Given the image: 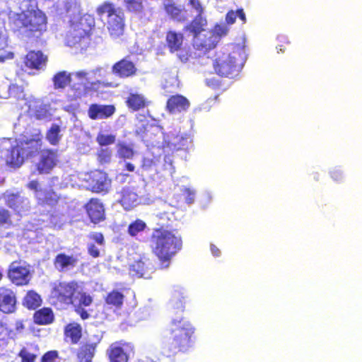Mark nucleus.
<instances>
[{"instance_id":"nucleus-58","label":"nucleus","mask_w":362,"mask_h":362,"mask_svg":"<svg viewBox=\"0 0 362 362\" xmlns=\"http://www.w3.org/2000/svg\"><path fill=\"white\" fill-rule=\"evenodd\" d=\"M14 57V54L12 52H7L4 54H0V63H4L5 61L12 59Z\"/></svg>"},{"instance_id":"nucleus-23","label":"nucleus","mask_w":362,"mask_h":362,"mask_svg":"<svg viewBox=\"0 0 362 362\" xmlns=\"http://www.w3.org/2000/svg\"><path fill=\"white\" fill-rule=\"evenodd\" d=\"M78 259L74 255H69L64 252L57 254L53 259V265L59 272H65L73 269L78 264Z\"/></svg>"},{"instance_id":"nucleus-16","label":"nucleus","mask_w":362,"mask_h":362,"mask_svg":"<svg viewBox=\"0 0 362 362\" xmlns=\"http://www.w3.org/2000/svg\"><path fill=\"white\" fill-rule=\"evenodd\" d=\"M3 198L5 204L17 214L26 212L30 209V204L28 199L21 197L19 192L4 193Z\"/></svg>"},{"instance_id":"nucleus-31","label":"nucleus","mask_w":362,"mask_h":362,"mask_svg":"<svg viewBox=\"0 0 362 362\" xmlns=\"http://www.w3.org/2000/svg\"><path fill=\"white\" fill-rule=\"evenodd\" d=\"M183 38V35L180 33H177L174 30H168L166 33V45L170 52H175L181 49Z\"/></svg>"},{"instance_id":"nucleus-27","label":"nucleus","mask_w":362,"mask_h":362,"mask_svg":"<svg viewBox=\"0 0 362 362\" xmlns=\"http://www.w3.org/2000/svg\"><path fill=\"white\" fill-rule=\"evenodd\" d=\"M82 327L76 322H71L64 327V340L71 344H77L82 338Z\"/></svg>"},{"instance_id":"nucleus-20","label":"nucleus","mask_w":362,"mask_h":362,"mask_svg":"<svg viewBox=\"0 0 362 362\" xmlns=\"http://www.w3.org/2000/svg\"><path fill=\"white\" fill-rule=\"evenodd\" d=\"M48 57L40 50H30L24 57L25 66L31 70H40L47 64Z\"/></svg>"},{"instance_id":"nucleus-17","label":"nucleus","mask_w":362,"mask_h":362,"mask_svg":"<svg viewBox=\"0 0 362 362\" xmlns=\"http://www.w3.org/2000/svg\"><path fill=\"white\" fill-rule=\"evenodd\" d=\"M16 293L9 288L0 287V312L4 314L13 313L16 310Z\"/></svg>"},{"instance_id":"nucleus-13","label":"nucleus","mask_w":362,"mask_h":362,"mask_svg":"<svg viewBox=\"0 0 362 362\" xmlns=\"http://www.w3.org/2000/svg\"><path fill=\"white\" fill-rule=\"evenodd\" d=\"M102 340L100 335L88 337L79 346L76 357L78 362H91L95 356L96 349Z\"/></svg>"},{"instance_id":"nucleus-37","label":"nucleus","mask_w":362,"mask_h":362,"mask_svg":"<svg viewBox=\"0 0 362 362\" xmlns=\"http://www.w3.org/2000/svg\"><path fill=\"white\" fill-rule=\"evenodd\" d=\"M60 132L61 128L59 125L57 124H52L50 128L47 131L46 139L51 145L56 146L59 143L62 139Z\"/></svg>"},{"instance_id":"nucleus-63","label":"nucleus","mask_w":362,"mask_h":362,"mask_svg":"<svg viewBox=\"0 0 362 362\" xmlns=\"http://www.w3.org/2000/svg\"><path fill=\"white\" fill-rule=\"evenodd\" d=\"M211 251L214 256L218 257L221 254L220 250L214 245H211Z\"/></svg>"},{"instance_id":"nucleus-38","label":"nucleus","mask_w":362,"mask_h":362,"mask_svg":"<svg viewBox=\"0 0 362 362\" xmlns=\"http://www.w3.org/2000/svg\"><path fill=\"white\" fill-rule=\"evenodd\" d=\"M16 337V332L10 329L5 323L0 320V347L6 346L11 339Z\"/></svg>"},{"instance_id":"nucleus-18","label":"nucleus","mask_w":362,"mask_h":362,"mask_svg":"<svg viewBox=\"0 0 362 362\" xmlns=\"http://www.w3.org/2000/svg\"><path fill=\"white\" fill-rule=\"evenodd\" d=\"M116 111L113 105L92 103L89 105L87 114L92 120L105 119L111 117Z\"/></svg>"},{"instance_id":"nucleus-53","label":"nucleus","mask_w":362,"mask_h":362,"mask_svg":"<svg viewBox=\"0 0 362 362\" xmlns=\"http://www.w3.org/2000/svg\"><path fill=\"white\" fill-rule=\"evenodd\" d=\"M114 85L112 82L108 81H95L90 83V88L93 90H97L100 88H110L113 87Z\"/></svg>"},{"instance_id":"nucleus-30","label":"nucleus","mask_w":362,"mask_h":362,"mask_svg":"<svg viewBox=\"0 0 362 362\" xmlns=\"http://www.w3.org/2000/svg\"><path fill=\"white\" fill-rule=\"evenodd\" d=\"M151 264L149 257L141 255L130 265L129 271L133 275L142 277L148 272Z\"/></svg>"},{"instance_id":"nucleus-50","label":"nucleus","mask_w":362,"mask_h":362,"mask_svg":"<svg viewBox=\"0 0 362 362\" xmlns=\"http://www.w3.org/2000/svg\"><path fill=\"white\" fill-rule=\"evenodd\" d=\"M182 194L187 204H191L194 202V192L189 187H184L182 189Z\"/></svg>"},{"instance_id":"nucleus-1","label":"nucleus","mask_w":362,"mask_h":362,"mask_svg":"<svg viewBox=\"0 0 362 362\" xmlns=\"http://www.w3.org/2000/svg\"><path fill=\"white\" fill-rule=\"evenodd\" d=\"M158 218V226L152 230L150 243L151 251L159 260L160 268L163 269L170 267L174 257L182 250V239L173 227L175 220L172 214L164 212Z\"/></svg>"},{"instance_id":"nucleus-5","label":"nucleus","mask_w":362,"mask_h":362,"mask_svg":"<svg viewBox=\"0 0 362 362\" xmlns=\"http://www.w3.org/2000/svg\"><path fill=\"white\" fill-rule=\"evenodd\" d=\"M100 20L105 18L106 28L112 38L122 36L124 32L125 17L123 11L109 1L100 4L95 10Z\"/></svg>"},{"instance_id":"nucleus-61","label":"nucleus","mask_w":362,"mask_h":362,"mask_svg":"<svg viewBox=\"0 0 362 362\" xmlns=\"http://www.w3.org/2000/svg\"><path fill=\"white\" fill-rule=\"evenodd\" d=\"M123 170L129 172H134L135 170V165L132 163L127 162L124 165Z\"/></svg>"},{"instance_id":"nucleus-45","label":"nucleus","mask_w":362,"mask_h":362,"mask_svg":"<svg viewBox=\"0 0 362 362\" xmlns=\"http://www.w3.org/2000/svg\"><path fill=\"white\" fill-rule=\"evenodd\" d=\"M95 140L99 146H104L113 144L116 141V138L113 134H104L103 133H98Z\"/></svg>"},{"instance_id":"nucleus-35","label":"nucleus","mask_w":362,"mask_h":362,"mask_svg":"<svg viewBox=\"0 0 362 362\" xmlns=\"http://www.w3.org/2000/svg\"><path fill=\"white\" fill-rule=\"evenodd\" d=\"M38 355L39 348L33 345L23 347L18 354L22 362H35Z\"/></svg>"},{"instance_id":"nucleus-7","label":"nucleus","mask_w":362,"mask_h":362,"mask_svg":"<svg viewBox=\"0 0 362 362\" xmlns=\"http://www.w3.org/2000/svg\"><path fill=\"white\" fill-rule=\"evenodd\" d=\"M95 18L85 13L78 18L70 20L71 35L74 43H78L85 38H89L95 29Z\"/></svg>"},{"instance_id":"nucleus-36","label":"nucleus","mask_w":362,"mask_h":362,"mask_svg":"<svg viewBox=\"0 0 362 362\" xmlns=\"http://www.w3.org/2000/svg\"><path fill=\"white\" fill-rule=\"evenodd\" d=\"M127 107L133 111H137L145 107L146 100L142 95L130 93L126 100Z\"/></svg>"},{"instance_id":"nucleus-56","label":"nucleus","mask_w":362,"mask_h":362,"mask_svg":"<svg viewBox=\"0 0 362 362\" xmlns=\"http://www.w3.org/2000/svg\"><path fill=\"white\" fill-rule=\"evenodd\" d=\"M206 84L209 87L215 90L218 89L221 86V82L216 78H210L207 80Z\"/></svg>"},{"instance_id":"nucleus-15","label":"nucleus","mask_w":362,"mask_h":362,"mask_svg":"<svg viewBox=\"0 0 362 362\" xmlns=\"http://www.w3.org/2000/svg\"><path fill=\"white\" fill-rule=\"evenodd\" d=\"M83 208L91 223L97 224L105 219V207L99 199L90 198Z\"/></svg>"},{"instance_id":"nucleus-44","label":"nucleus","mask_w":362,"mask_h":362,"mask_svg":"<svg viewBox=\"0 0 362 362\" xmlns=\"http://www.w3.org/2000/svg\"><path fill=\"white\" fill-rule=\"evenodd\" d=\"M13 226L11 213L7 209L0 206V226L10 228Z\"/></svg>"},{"instance_id":"nucleus-47","label":"nucleus","mask_w":362,"mask_h":362,"mask_svg":"<svg viewBox=\"0 0 362 362\" xmlns=\"http://www.w3.org/2000/svg\"><path fill=\"white\" fill-rule=\"evenodd\" d=\"M98 160L101 164H106L110 162L112 151L107 148H101L97 153Z\"/></svg>"},{"instance_id":"nucleus-52","label":"nucleus","mask_w":362,"mask_h":362,"mask_svg":"<svg viewBox=\"0 0 362 362\" xmlns=\"http://www.w3.org/2000/svg\"><path fill=\"white\" fill-rule=\"evenodd\" d=\"M26 187L30 189L33 190L35 192V194H40L41 192L43 191L40 187V184L38 180H33L30 181L27 185Z\"/></svg>"},{"instance_id":"nucleus-3","label":"nucleus","mask_w":362,"mask_h":362,"mask_svg":"<svg viewBox=\"0 0 362 362\" xmlns=\"http://www.w3.org/2000/svg\"><path fill=\"white\" fill-rule=\"evenodd\" d=\"M163 349L168 356H175L189 351L194 344V327L182 317L173 319L168 329Z\"/></svg>"},{"instance_id":"nucleus-43","label":"nucleus","mask_w":362,"mask_h":362,"mask_svg":"<svg viewBox=\"0 0 362 362\" xmlns=\"http://www.w3.org/2000/svg\"><path fill=\"white\" fill-rule=\"evenodd\" d=\"M238 17L243 22L246 23V16L243 8H238L236 11L230 10L226 15V22L228 25H232L235 22L236 18Z\"/></svg>"},{"instance_id":"nucleus-26","label":"nucleus","mask_w":362,"mask_h":362,"mask_svg":"<svg viewBox=\"0 0 362 362\" xmlns=\"http://www.w3.org/2000/svg\"><path fill=\"white\" fill-rule=\"evenodd\" d=\"M143 117L144 119H139L136 125L134 134L143 140L149 141L153 139V135H156L155 131L158 132V127L145 118L144 116Z\"/></svg>"},{"instance_id":"nucleus-51","label":"nucleus","mask_w":362,"mask_h":362,"mask_svg":"<svg viewBox=\"0 0 362 362\" xmlns=\"http://www.w3.org/2000/svg\"><path fill=\"white\" fill-rule=\"evenodd\" d=\"M89 239L93 240L95 243L98 244L99 245H105V238L102 233L100 232H93L88 235Z\"/></svg>"},{"instance_id":"nucleus-14","label":"nucleus","mask_w":362,"mask_h":362,"mask_svg":"<svg viewBox=\"0 0 362 362\" xmlns=\"http://www.w3.org/2000/svg\"><path fill=\"white\" fill-rule=\"evenodd\" d=\"M58 154L57 150L45 148L41 151L40 159L36 164L39 174H48L57 165Z\"/></svg>"},{"instance_id":"nucleus-32","label":"nucleus","mask_w":362,"mask_h":362,"mask_svg":"<svg viewBox=\"0 0 362 362\" xmlns=\"http://www.w3.org/2000/svg\"><path fill=\"white\" fill-rule=\"evenodd\" d=\"M42 303L40 294L34 290H29L22 299V305L28 310H35Z\"/></svg>"},{"instance_id":"nucleus-4","label":"nucleus","mask_w":362,"mask_h":362,"mask_svg":"<svg viewBox=\"0 0 362 362\" xmlns=\"http://www.w3.org/2000/svg\"><path fill=\"white\" fill-rule=\"evenodd\" d=\"M12 23L18 30L23 29L28 37H39L47 28L46 15L37 6L15 13Z\"/></svg>"},{"instance_id":"nucleus-55","label":"nucleus","mask_w":362,"mask_h":362,"mask_svg":"<svg viewBox=\"0 0 362 362\" xmlns=\"http://www.w3.org/2000/svg\"><path fill=\"white\" fill-rule=\"evenodd\" d=\"M88 252L91 257H93L94 258L98 257L100 256L99 250L93 243H90L88 245Z\"/></svg>"},{"instance_id":"nucleus-8","label":"nucleus","mask_w":362,"mask_h":362,"mask_svg":"<svg viewBox=\"0 0 362 362\" xmlns=\"http://www.w3.org/2000/svg\"><path fill=\"white\" fill-rule=\"evenodd\" d=\"M213 67L217 75L227 78L234 77L241 69L235 57L230 54H223L216 57L213 63Z\"/></svg>"},{"instance_id":"nucleus-11","label":"nucleus","mask_w":362,"mask_h":362,"mask_svg":"<svg viewBox=\"0 0 362 362\" xmlns=\"http://www.w3.org/2000/svg\"><path fill=\"white\" fill-rule=\"evenodd\" d=\"M7 274L9 280L17 286H26L31 279L30 269L16 261L9 265Z\"/></svg>"},{"instance_id":"nucleus-64","label":"nucleus","mask_w":362,"mask_h":362,"mask_svg":"<svg viewBox=\"0 0 362 362\" xmlns=\"http://www.w3.org/2000/svg\"><path fill=\"white\" fill-rule=\"evenodd\" d=\"M151 160L144 158L142 160L141 168L144 169H146L148 167L151 165Z\"/></svg>"},{"instance_id":"nucleus-54","label":"nucleus","mask_w":362,"mask_h":362,"mask_svg":"<svg viewBox=\"0 0 362 362\" xmlns=\"http://www.w3.org/2000/svg\"><path fill=\"white\" fill-rule=\"evenodd\" d=\"M74 310L82 320H87L90 317V315L87 310H86L83 307H81V305H76Z\"/></svg>"},{"instance_id":"nucleus-49","label":"nucleus","mask_w":362,"mask_h":362,"mask_svg":"<svg viewBox=\"0 0 362 362\" xmlns=\"http://www.w3.org/2000/svg\"><path fill=\"white\" fill-rule=\"evenodd\" d=\"M187 4L197 13V15H204V8L199 0H187Z\"/></svg>"},{"instance_id":"nucleus-57","label":"nucleus","mask_w":362,"mask_h":362,"mask_svg":"<svg viewBox=\"0 0 362 362\" xmlns=\"http://www.w3.org/2000/svg\"><path fill=\"white\" fill-rule=\"evenodd\" d=\"M331 176L335 181H340L343 177L342 172L339 169H334L331 172Z\"/></svg>"},{"instance_id":"nucleus-42","label":"nucleus","mask_w":362,"mask_h":362,"mask_svg":"<svg viewBox=\"0 0 362 362\" xmlns=\"http://www.w3.org/2000/svg\"><path fill=\"white\" fill-rule=\"evenodd\" d=\"M64 8L66 14L69 16L79 14L81 11V3L79 0H65Z\"/></svg>"},{"instance_id":"nucleus-46","label":"nucleus","mask_w":362,"mask_h":362,"mask_svg":"<svg viewBox=\"0 0 362 362\" xmlns=\"http://www.w3.org/2000/svg\"><path fill=\"white\" fill-rule=\"evenodd\" d=\"M78 297V304L77 305H81V307L90 306L93 302V297L89 293L80 290L78 291L76 294V298Z\"/></svg>"},{"instance_id":"nucleus-10","label":"nucleus","mask_w":362,"mask_h":362,"mask_svg":"<svg viewBox=\"0 0 362 362\" xmlns=\"http://www.w3.org/2000/svg\"><path fill=\"white\" fill-rule=\"evenodd\" d=\"M112 74L119 78H131L137 74L136 62L128 54L116 62L112 66Z\"/></svg>"},{"instance_id":"nucleus-34","label":"nucleus","mask_w":362,"mask_h":362,"mask_svg":"<svg viewBox=\"0 0 362 362\" xmlns=\"http://www.w3.org/2000/svg\"><path fill=\"white\" fill-rule=\"evenodd\" d=\"M54 89H64L71 81V74L66 71L55 74L52 78Z\"/></svg>"},{"instance_id":"nucleus-12","label":"nucleus","mask_w":362,"mask_h":362,"mask_svg":"<svg viewBox=\"0 0 362 362\" xmlns=\"http://www.w3.org/2000/svg\"><path fill=\"white\" fill-rule=\"evenodd\" d=\"M86 180L90 189L95 193L107 192L111 182L107 174L100 170L90 172Z\"/></svg>"},{"instance_id":"nucleus-9","label":"nucleus","mask_w":362,"mask_h":362,"mask_svg":"<svg viewBox=\"0 0 362 362\" xmlns=\"http://www.w3.org/2000/svg\"><path fill=\"white\" fill-rule=\"evenodd\" d=\"M133 353V345L123 341L110 344L106 350V356L109 362H128Z\"/></svg>"},{"instance_id":"nucleus-33","label":"nucleus","mask_w":362,"mask_h":362,"mask_svg":"<svg viewBox=\"0 0 362 362\" xmlns=\"http://www.w3.org/2000/svg\"><path fill=\"white\" fill-rule=\"evenodd\" d=\"M124 294L117 289H114L107 293V296L104 298L105 303L107 305L117 309L122 308L124 303Z\"/></svg>"},{"instance_id":"nucleus-24","label":"nucleus","mask_w":362,"mask_h":362,"mask_svg":"<svg viewBox=\"0 0 362 362\" xmlns=\"http://www.w3.org/2000/svg\"><path fill=\"white\" fill-rule=\"evenodd\" d=\"M228 32V28L225 25H216L214 27V33L211 37L208 40H204L199 45L197 44V49L207 52L208 51L214 49L221 37L225 36Z\"/></svg>"},{"instance_id":"nucleus-39","label":"nucleus","mask_w":362,"mask_h":362,"mask_svg":"<svg viewBox=\"0 0 362 362\" xmlns=\"http://www.w3.org/2000/svg\"><path fill=\"white\" fill-rule=\"evenodd\" d=\"M126 10L132 13L141 14L144 13L145 6L144 0H123Z\"/></svg>"},{"instance_id":"nucleus-62","label":"nucleus","mask_w":362,"mask_h":362,"mask_svg":"<svg viewBox=\"0 0 362 362\" xmlns=\"http://www.w3.org/2000/svg\"><path fill=\"white\" fill-rule=\"evenodd\" d=\"M15 329H16V331L18 333L21 332L25 329V326L23 325V322L22 321H20V320L19 321H16V324H15Z\"/></svg>"},{"instance_id":"nucleus-21","label":"nucleus","mask_w":362,"mask_h":362,"mask_svg":"<svg viewBox=\"0 0 362 362\" xmlns=\"http://www.w3.org/2000/svg\"><path fill=\"white\" fill-rule=\"evenodd\" d=\"M189 106V100L185 96L180 94L172 95L166 101V110L170 114L187 112Z\"/></svg>"},{"instance_id":"nucleus-40","label":"nucleus","mask_w":362,"mask_h":362,"mask_svg":"<svg viewBox=\"0 0 362 362\" xmlns=\"http://www.w3.org/2000/svg\"><path fill=\"white\" fill-rule=\"evenodd\" d=\"M117 154L118 158L122 160L132 159L135 155V151L132 146L125 143H119Z\"/></svg>"},{"instance_id":"nucleus-6","label":"nucleus","mask_w":362,"mask_h":362,"mask_svg":"<svg viewBox=\"0 0 362 362\" xmlns=\"http://www.w3.org/2000/svg\"><path fill=\"white\" fill-rule=\"evenodd\" d=\"M78 290H81V286L75 280L59 281L52 284V298L55 299L56 303L60 305H74Z\"/></svg>"},{"instance_id":"nucleus-59","label":"nucleus","mask_w":362,"mask_h":362,"mask_svg":"<svg viewBox=\"0 0 362 362\" xmlns=\"http://www.w3.org/2000/svg\"><path fill=\"white\" fill-rule=\"evenodd\" d=\"M6 37L5 35V28L4 25H0V45L6 44Z\"/></svg>"},{"instance_id":"nucleus-48","label":"nucleus","mask_w":362,"mask_h":362,"mask_svg":"<svg viewBox=\"0 0 362 362\" xmlns=\"http://www.w3.org/2000/svg\"><path fill=\"white\" fill-rule=\"evenodd\" d=\"M59 352L57 350H51L42 355L40 362H59Z\"/></svg>"},{"instance_id":"nucleus-29","label":"nucleus","mask_w":362,"mask_h":362,"mask_svg":"<svg viewBox=\"0 0 362 362\" xmlns=\"http://www.w3.org/2000/svg\"><path fill=\"white\" fill-rule=\"evenodd\" d=\"M37 204L41 206H56L60 199V197L54 189L43 190L40 194H35Z\"/></svg>"},{"instance_id":"nucleus-25","label":"nucleus","mask_w":362,"mask_h":362,"mask_svg":"<svg viewBox=\"0 0 362 362\" xmlns=\"http://www.w3.org/2000/svg\"><path fill=\"white\" fill-rule=\"evenodd\" d=\"M163 9L168 16L178 22H185L189 17L187 10L177 5L173 0H166Z\"/></svg>"},{"instance_id":"nucleus-28","label":"nucleus","mask_w":362,"mask_h":362,"mask_svg":"<svg viewBox=\"0 0 362 362\" xmlns=\"http://www.w3.org/2000/svg\"><path fill=\"white\" fill-rule=\"evenodd\" d=\"M33 320L35 325H49L54 322L55 316L51 308L43 307L35 311Z\"/></svg>"},{"instance_id":"nucleus-60","label":"nucleus","mask_w":362,"mask_h":362,"mask_svg":"<svg viewBox=\"0 0 362 362\" xmlns=\"http://www.w3.org/2000/svg\"><path fill=\"white\" fill-rule=\"evenodd\" d=\"M173 306L176 309H180L182 311L184 310V303L178 298L173 300Z\"/></svg>"},{"instance_id":"nucleus-22","label":"nucleus","mask_w":362,"mask_h":362,"mask_svg":"<svg viewBox=\"0 0 362 362\" xmlns=\"http://www.w3.org/2000/svg\"><path fill=\"white\" fill-rule=\"evenodd\" d=\"M208 25L207 19L204 15L196 16L183 27V31L192 35L193 40L197 39L204 31Z\"/></svg>"},{"instance_id":"nucleus-19","label":"nucleus","mask_w":362,"mask_h":362,"mask_svg":"<svg viewBox=\"0 0 362 362\" xmlns=\"http://www.w3.org/2000/svg\"><path fill=\"white\" fill-rule=\"evenodd\" d=\"M118 202L125 211H129L140 203L139 197L134 187L125 186L119 192Z\"/></svg>"},{"instance_id":"nucleus-2","label":"nucleus","mask_w":362,"mask_h":362,"mask_svg":"<svg viewBox=\"0 0 362 362\" xmlns=\"http://www.w3.org/2000/svg\"><path fill=\"white\" fill-rule=\"evenodd\" d=\"M42 135L39 133L33 137L13 141L11 139L0 141V151L4 153L6 164L10 168H17L23 165L25 160L36 156L41 151Z\"/></svg>"},{"instance_id":"nucleus-41","label":"nucleus","mask_w":362,"mask_h":362,"mask_svg":"<svg viewBox=\"0 0 362 362\" xmlns=\"http://www.w3.org/2000/svg\"><path fill=\"white\" fill-rule=\"evenodd\" d=\"M146 223L141 219L137 218L131 222L127 228V233L132 237H136L138 234L145 230Z\"/></svg>"}]
</instances>
